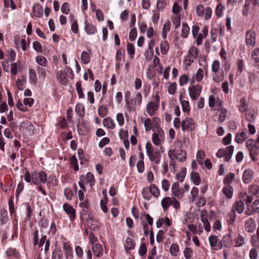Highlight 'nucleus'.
Wrapping results in <instances>:
<instances>
[{
  "label": "nucleus",
  "instance_id": "nucleus-26",
  "mask_svg": "<svg viewBox=\"0 0 259 259\" xmlns=\"http://www.w3.org/2000/svg\"><path fill=\"white\" fill-rule=\"evenodd\" d=\"M234 150V147L232 145L228 146L226 149H224L226 161H228L230 160L233 155Z\"/></svg>",
  "mask_w": 259,
  "mask_h": 259
},
{
  "label": "nucleus",
  "instance_id": "nucleus-38",
  "mask_svg": "<svg viewBox=\"0 0 259 259\" xmlns=\"http://www.w3.org/2000/svg\"><path fill=\"white\" fill-rule=\"evenodd\" d=\"M208 240L211 247L213 248V249H216L219 241L218 237L215 235H211L209 237Z\"/></svg>",
  "mask_w": 259,
  "mask_h": 259
},
{
  "label": "nucleus",
  "instance_id": "nucleus-4",
  "mask_svg": "<svg viewBox=\"0 0 259 259\" xmlns=\"http://www.w3.org/2000/svg\"><path fill=\"white\" fill-rule=\"evenodd\" d=\"M165 140L164 131L160 127L157 126L155 131L152 135V141L154 145L159 146L162 145Z\"/></svg>",
  "mask_w": 259,
  "mask_h": 259
},
{
  "label": "nucleus",
  "instance_id": "nucleus-9",
  "mask_svg": "<svg viewBox=\"0 0 259 259\" xmlns=\"http://www.w3.org/2000/svg\"><path fill=\"white\" fill-rule=\"evenodd\" d=\"M78 185L81 189L83 190H79L78 192V198L81 201L80 205L83 208L82 210L85 211V209L88 208L89 205L88 202L84 198V195L83 192V191L85 190L84 187L85 184L83 181H81V180H80V181L78 182Z\"/></svg>",
  "mask_w": 259,
  "mask_h": 259
},
{
  "label": "nucleus",
  "instance_id": "nucleus-47",
  "mask_svg": "<svg viewBox=\"0 0 259 259\" xmlns=\"http://www.w3.org/2000/svg\"><path fill=\"white\" fill-rule=\"evenodd\" d=\"M251 210L250 213H248L247 211H246V213L248 215L251 213H258L259 212V200H255L252 203L251 206Z\"/></svg>",
  "mask_w": 259,
  "mask_h": 259
},
{
  "label": "nucleus",
  "instance_id": "nucleus-33",
  "mask_svg": "<svg viewBox=\"0 0 259 259\" xmlns=\"http://www.w3.org/2000/svg\"><path fill=\"white\" fill-rule=\"evenodd\" d=\"M103 124L105 127L110 129H113L115 127L114 121L110 117H107L104 119Z\"/></svg>",
  "mask_w": 259,
  "mask_h": 259
},
{
  "label": "nucleus",
  "instance_id": "nucleus-1",
  "mask_svg": "<svg viewBox=\"0 0 259 259\" xmlns=\"http://www.w3.org/2000/svg\"><path fill=\"white\" fill-rule=\"evenodd\" d=\"M47 174L43 170H33L30 173L26 170L24 175V179L26 182H32L35 185H38L40 183L45 184L47 181Z\"/></svg>",
  "mask_w": 259,
  "mask_h": 259
},
{
  "label": "nucleus",
  "instance_id": "nucleus-64",
  "mask_svg": "<svg viewBox=\"0 0 259 259\" xmlns=\"http://www.w3.org/2000/svg\"><path fill=\"white\" fill-rule=\"evenodd\" d=\"M177 89V83L176 82H172L169 84L167 88V92L170 95H173L175 93Z\"/></svg>",
  "mask_w": 259,
  "mask_h": 259
},
{
  "label": "nucleus",
  "instance_id": "nucleus-28",
  "mask_svg": "<svg viewBox=\"0 0 259 259\" xmlns=\"http://www.w3.org/2000/svg\"><path fill=\"white\" fill-rule=\"evenodd\" d=\"M35 61L38 65V66L47 67L48 65L47 59L41 55L37 56L35 57Z\"/></svg>",
  "mask_w": 259,
  "mask_h": 259
},
{
  "label": "nucleus",
  "instance_id": "nucleus-51",
  "mask_svg": "<svg viewBox=\"0 0 259 259\" xmlns=\"http://www.w3.org/2000/svg\"><path fill=\"white\" fill-rule=\"evenodd\" d=\"M144 126L145 128L146 131H149L151 130H152L154 127V123L152 119L150 118H147L144 122Z\"/></svg>",
  "mask_w": 259,
  "mask_h": 259
},
{
  "label": "nucleus",
  "instance_id": "nucleus-53",
  "mask_svg": "<svg viewBox=\"0 0 259 259\" xmlns=\"http://www.w3.org/2000/svg\"><path fill=\"white\" fill-rule=\"evenodd\" d=\"M235 178V175L234 173H230L229 175H227L225 178L224 180V183L225 185H230V184L232 183L233 181Z\"/></svg>",
  "mask_w": 259,
  "mask_h": 259
},
{
  "label": "nucleus",
  "instance_id": "nucleus-56",
  "mask_svg": "<svg viewBox=\"0 0 259 259\" xmlns=\"http://www.w3.org/2000/svg\"><path fill=\"white\" fill-rule=\"evenodd\" d=\"M205 156V153L202 150H199L196 154L197 162L200 165L203 164V160Z\"/></svg>",
  "mask_w": 259,
  "mask_h": 259
},
{
  "label": "nucleus",
  "instance_id": "nucleus-6",
  "mask_svg": "<svg viewBox=\"0 0 259 259\" xmlns=\"http://www.w3.org/2000/svg\"><path fill=\"white\" fill-rule=\"evenodd\" d=\"M246 146L249 152L251 159L254 161H256V156L259 153V147L256 142L253 139H249L246 142Z\"/></svg>",
  "mask_w": 259,
  "mask_h": 259
},
{
  "label": "nucleus",
  "instance_id": "nucleus-22",
  "mask_svg": "<svg viewBox=\"0 0 259 259\" xmlns=\"http://www.w3.org/2000/svg\"><path fill=\"white\" fill-rule=\"evenodd\" d=\"M232 209L235 212L241 213L244 210V204L242 201H237L233 204Z\"/></svg>",
  "mask_w": 259,
  "mask_h": 259
},
{
  "label": "nucleus",
  "instance_id": "nucleus-7",
  "mask_svg": "<svg viewBox=\"0 0 259 259\" xmlns=\"http://www.w3.org/2000/svg\"><path fill=\"white\" fill-rule=\"evenodd\" d=\"M160 98L158 95H156L153 100L148 102L146 106V111L148 114L152 116L155 112L159 107Z\"/></svg>",
  "mask_w": 259,
  "mask_h": 259
},
{
  "label": "nucleus",
  "instance_id": "nucleus-59",
  "mask_svg": "<svg viewBox=\"0 0 259 259\" xmlns=\"http://www.w3.org/2000/svg\"><path fill=\"white\" fill-rule=\"evenodd\" d=\"M228 216L229 217V219L228 220L229 225H233V223L235 222L236 218V212L233 210H232L231 212L228 213Z\"/></svg>",
  "mask_w": 259,
  "mask_h": 259
},
{
  "label": "nucleus",
  "instance_id": "nucleus-12",
  "mask_svg": "<svg viewBox=\"0 0 259 259\" xmlns=\"http://www.w3.org/2000/svg\"><path fill=\"white\" fill-rule=\"evenodd\" d=\"M195 128V122L191 118L186 117L182 120V130L183 132L192 131Z\"/></svg>",
  "mask_w": 259,
  "mask_h": 259
},
{
  "label": "nucleus",
  "instance_id": "nucleus-5",
  "mask_svg": "<svg viewBox=\"0 0 259 259\" xmlns=\"http://www.w3.org/2000/svg\"><path fill=\"white\" fill-rule=\"evenodd\" d=\"M199 51L198 49L194 47H191L188 51V54L185 56L184 60V63L187 67L190 66L198 56Z\"/></svg>",
  "mask_w": 259,
  "mask_h": 259
},
{
  "label": "nucleus",
  "instance_id": "nucleus-29",
  "mask_svg": "<svg viewBox=\"0 0 259 259\" xmlns=\"http://www.w3.org/2000/svg\"><path fill=\"white\" fill-rule=\"evenodd\" d=\"M222 192L228 199H231L233 196V189L230 185L225 186Z\"/></svg>",
  "mask_w": 259,
  "mask_h": 259
},
{
  "label": "nucleus",
  "instance_id": "nucleus-3",
  "mask_svg": "<svg viewBox=\"0 0 259 259\" xmlns=\"http://www.w3.org/2000/svg\"><path fill=\"white\" fill-rule=\"evenodd\" d=\"M168 156L170 159H176L179 162H183L187 158V153L181 148H175L169 150Z\"/></svg>",
  "mask_w": 259,
  "mask_h": 259
},
{
  "label": "nucleus",
  "instance_id": "nucleus-62",
  "mask_svg": "<svg viewBox=\"0 0 259 259\" xmlns=\"http://www.w3.org/2000/svg\"><path fill=\"white\" fill-rule=\"evenodd\" d=\"M172 24L176 29L179 28L181 24V18L180 16L175 15L172 17Z\"/></svg>",
  "mask_w": 259,
  "mask_h": 259
},
{
  "label": "nucleus",
  "instance_id": "nucleus-40",
  "mask_svg": "<svg viewBox=\"0 0 259 259\" xmlns=\"http://www.w3.org/2000/svg\"><path fill=\"white\" fill-rule=\"evenodd\" d=\"M46 67L37 66L36 71L39 78L45 80L46 77Z\"/></svg>",
  "mask_w": 259,
  "mask_h": 259
},
{
  "label": "nucleus",
  "instance_id": "nucleus-36",
  "mask_svg": "<svg viewBox=\"0 0 259 259\" xmlns=\"http://www.w3.org/2000/svg\"><path fill=\"white\" fill-rule=\"evenodd\" d=\"M81 178L85 179L87 183H89L91 187L95 184V178L93 174L91 172H87L85 177L84 176H81Z\"/></svg>",
  "mask_w": 259,
  "mask_h": 259
},
{
  "label": "nucleus",
  "instance_id": "nucleus-48",
  "mask_svg": "<svg viewBox=\"0 0 259 259\" xmlns=\"http://www.w3.org/2000/svg\"><path fill=\"white\" fill-rule=\"evenodd\" d=\"M180 103L182 108L183 111L187 114H189L190 111V106L189 101L188 100H184V101H181Z\"/></svg>",
  "mask_w": 259,
  "mask_h": 259
},
{
  "label": "nucleus",
  "instance_id": "nucleus-14",
  "mask_svg": "<svg viewBox=\"0 0 259 259\" xmlns=\"http://www.w3.org/2000/svg\"><path fill=\"white\" fill-rule=\"evenodd\" d=\"M63 209L68 215L70 221H74L75 219V210L70 204L65 203L63 205Z\"/></svg>",
  "mask_w": 259,
  "mask_h": 259
},
{
  "label": "nucleus",
  "instance_id": "nucleus-55",
  "mask_svg": "<svg viewBox=\"0 0 259 259\" xmlns=\"http://www.w3.org/2000/svg\"><path fill=\"white\" fill-rule=\"evenodd\" d=\"M204 70L202 68H199L195 75V79L197 82L201 81L204 77Z\"/></svg>",
  "mask_w": 259,
  "mask_h": 259
},
{
  "label": "nucleus",
  "instance_id": "nucleus-37",
  "mask_svg": "<svg viewBox=\"0 0 259 259\" xmlns=\"http://www.w3.org/2000/svg\"><path fill=\"white\" fill-rule=\"evenodd\" d=\"M160 48L161 53L163 55H165L167 53L169 49V44L167 41L163 40L160 42Z\"/></svg>",
  "mask_w": 259,
  "mask_h": 259
},
{
  "label": "nucleus",
  "instance_id": "nucleus-50",
  "mask_svg": "<svg viewBox=\"0 0 259 259\" xmlns=\"http://www.w3.org/2000/svg\"><path fill=\"white\" fill-rule=\"evenodd\" d=\"M170 29V24L169 22L165 23L162 29V37L165 39L167 37V32L169 31Z\"/></svg>",
  "mask_w": 259,
  "mask_h": 259
},
{
  "label": "nucleus",
  "instance_id": "nucleus-42",
  "mask_svg": "<svg viewBox=\"0 0 259 259\" xmlns=\"http://www.w3.org/2000/svg\"><path fill=\"white\" fill-rule=\"evenodd\" d=\"M142 195L144 198L146 200H149L152 198V195L150 192L149 187H144L142 190Z\"/></svg>",
  "mask_w": 259,
  "mask_h": 259
},
{
  "label": "nucleus",
  "instance_id": "nucleus-32",
  "mask_svg": "<svg viewBox=\"0 0 259 259\" xmlns=\"http://www.w3.org/2000/svg\"><path fill=\"white\" fill-rule=\"evenodd\" d=\"M29 79L31 84L34 85L36 84L37 81V75L36 71L33 69L29 70Z\"/></svg>",
  "mask_w": 259,
  "mask_h": 259
},
{
  "label": "nucleus",
  "instance_id": "nucleus-49",
  "mask_svg": "<svg viewBox=\"0 0 259 259\" xmlns=\"http://www.w3.org/2000/svg\"><path fill=\"white\" fill-rule=\"evenodd\" d=\"M81 62L84 64H88L90 61V55L86 51H83L81 54Z\"/></svg>",
  "mask_w": 259,
  "mask_h": 259
},
{
  "label": "nucleus",
  "instance_id": "nucleus-2",
  "mask_svg": "<svg viewBox=\"0 0 259 259\" xmlns=\"http://www.w3.org/2000/svg\"><path fill=\"white\" fill-rule=\"evenodd\" d=\"M145 148L150 161L155 164H159L160 162L161 156L159 151L157 149L154 150L152 144L149 142L146 143Z\"/></svg>",
  "mask_w": 259,
  "mask_h": 259
},
{
  "label": "nucleus",
  "instance_id": "nucleus-13",
  "mask_svg": "<svg viewBox=\"0 0 259 259\" xmlns=\"http://www.w3.org/2000/svg\"><path fill=\"white\" fill-rule=\"evenodd\" d=\"M223 102L219 98H216L214 96L211 95L208 99V105L210 107H214L215 109L219 110L222 107Z\"/></svg>",
  "mask_w": 259,
  "mask_h": 259
},
{
  "label": "nucleus",
  "instance_id": "nucleus-20",
  "mask_svg": "<svg viewBox=\"0 0 259 259\" xmlns=\"http://www.w3.org/2000/svg\"><path fill=\"white\" fill-rule=\"evenodd\" d=\"M92 249L93 254L97 257H100L103 254V248L102 245L100 243L94 244Z\"/></svg>",
  "mask_w": 259,
  "mask_h": 259
},
{
  "label": "nucleus",
  "instance_id": "nucleus-39",
  "mask_svg": "<svg viewBox=\"0 0 259 259\" xmlns=\"http://www.w3.org/2000/svg\"><path fill=\"white\" fill-rule=\"evenodd\" d=\"M8 212L6 208H2L0 210V221L6 224L8 221Z\"/></svg>",
  "mask_w": 259,
  "mask_h": 259
},
{
  "label": "nucleus",
  "instance_id": "nucleus-52",
  "mask_svg": "<svg viewBox=\"0 0 259 259\" xmlns=\"http://www.w3.org/2000/svg\"><path fill=\"white\" fill-rule=\"evenodd\" d=\"M61 250L59 248H55L52 252V259H62Z\"/></svg>",
  "mask_w": 259,
  "mask_h": 259
},
{
  "label": "nucleus",
  "instance_id": "nucleus-57",
  "mask_svg": "<svg viewBox=\"0 0 259 259\" xmlns=\"http://www.w3.org/2000/svg\"><path fill=\"white\" fill-rule=\"evenodd\" d=\"M70 162L71 166L76 171L79 170V166L77 164V160L75 156H72L70 159Z\"/></svg>",
  "mask_w": 259,
  "mask_h": 259
},
{
  "label": "nucleus",
  "instance_id": "nucleus-61",
  "mask_svg": "<svg viewBox=\"0 0 259 259\" xmlns=\"http://www.w3.org/2000/svg\"><path fill=\"white\" fill-rule=\"evenodd\" d=\"M205 8L202 5H198L196 8V14L199 17H203L204 15Z\"/></svg>",
  "mask_w": 259,
  "mask_h": 259
},
{
  "label": "nucleus",
  "instance_id": "nucleus-31",
  "mask_svg": "<svg viewBox=\"0 0 259 259\" xmlns=\"http://www.w3.org/2000/svg\"><path fill=\"white\" fill-rule=\"evenodd\" d=\"M135 242L133 239L131 238H126L124 243V246L127 252H128V250L134 249L135 247Z\"/></svg>",
  "mask_w": 259,
  "mask_h": 259
},
{
  "label": "nucleus",
  "instance_id": "nucleus-21",
  "mask_svg": "<svg viewBox=\"0 0 259 259\" xmlns=\"http://www.w3.org/2000/svg\"><path fill=\"white\" fill-rule=\"evenodd\" d=\"M248 137V133L246 131L238 133L235 137V141L238 144H241L243 143Z\"/></svg>",
  "mask_w": 259,
  "mask_h": 259
},
{
  "label": "nucleus",
  "instance_id": "nucleus-24",
  "mask_svg": "<svg viewBox=\"0 0 259 259\" xmlns=\"http://www.w3.org/2000/svg\"><path fill=\"white\" fill-rule=\"evenodd\" d=\"M188 228L191 232L195 234H201L203 231V227L201 224L198 226L189 225Z\"/></svg>",
  "mask_w": 259,
  "mask_h": 259
},
{
  "label": "nucleus",
  "instance_id": "nucleus-58",
  "mask_svg": "<svg viewBox=\"0 0 259 259\" xmlns=\"http://www.w3.org/2000/svg\"><path fill=\"white\" fill-rule=\"evenodd\" d=\"M191 178L195 185H198L199 184L200 182V178L197 172H192L191 175Z\"/></svg>",
  "mask_w": 259,
  "mask_h": 259
},
{
  "label": "nucleus",
  "instance_id": "nucleus-11",
  "mask_svg": "<svg viewBox=\"0 0 259 259\" xmlns=\"http://www.w3.org/2000/svg\"><path fill=\"white\" fill-rule=\"evenodd\" d=\"M201 91L202 87L198 84L192 85L188 88L189 95L192 100H196L198 98Z\"/></svg>",
  "mask_w": 259,
  "mask_h": 259
},
{
  "label": "nucleus",
  "instance_id": "nucleus-19",
  "mask_svg": "<svg viewBox=\"0 0 259 259\" xmlns=\"http://www.w3.org/2000/svg\"><path fill=\"white\" fill-rule=\"evenodd\" d=\"M253 177V172L249 169H246L243 174V181L245 184H248L251 182Z\"/></svg>",
  "mask_w": 259,
  "mask_h": 259
},
{
  "label": "nucleus",
  "instance_id": "nucleus-44",
  "mask_svg": "<svg viewBox=\"0 0 259 259\" xmlns=\"http://www.w3.org/2000/svg\"><path fill=\"white\" fill-rule=\"evenodd\" d=\"M220 114L219 115V119L218 121L220 122H223L225 121L226 119V117L227 114V110L224 108L223 107L219 108Z\"/></svg>",
  "mask_w": 259,
  "mask_h": 259
},
{
  "label": "nucleus",
  "instance_id": "nucleus-8",
  "mask_svg": "<svg viewBox=\"0 0 259 259\" xmlns=\"http://www.w3.org/2000/svg\"><path fill=\"white\" fill-rule=\"evenodd\" d=\"M142 95L140 92H138L135 94L134 98L132 99L131 101L128 103L127 109L130 111H135L138 107H140L142 103Z\"/></svg>",
  "mask_w": 259,
  "mask_h": 259
},
{
  "label": "nucleus",
  "instance_id": "nucleus-30",
  "mask_svg": "<svg viewBox=\"0 0 259 259\" xmlns=\"http://www.w3.org/2000/svg\"><path fill=\"white\" fill-rule=\"evenodd\" d=\"M172 198L169 197H164L161 202V206L164 211H166L168 209V207L171 204Z\"/></svg>",
  "mask_w": 259,
  "mask_h": 259
},
{
  "label": "nucleus",
  "instance_id": "nucleus-46",
  "mask_svg": "<svg viewBox=\"0 0 259 259\" xmlns=\"http://www.w3.org/2000/svg\"><path fill=\"white\" fill-rule=\"evenodd\" d=\"M190 33V28L187 23H183L181 35L183 38H187Z\"/></svg>",
  "mask_w": 259,
  "mask_h": 259
},
{
  "label": "nucleus",
  "instance_id": "nucleus-15",
  "mask_svg": "<svg viewBox=\"0 0 259 259\" xmlns=\"http://www.w3.org/2000/svg\"><path fill=\"white\" fill-rule=\"evenodd\" d=\"M256 227L255 221L254 219L250 218L246 220L244 224L245 230L248 233H253Z\"/></svg>",
  "mask_w": 259,
  "mask_h": 259
},
{
  "label": "nucleus",
  "instance_id": "nucleus-10",
  "mask_svg": "<svg viewBox=\"0 0 259 259\" xmlns=\"http://www.w3.org/2000/svg\"><path fill=\"white\" fill-rule=\"evenodd\" d=\"M256 34L255 32L250 29L245 34V42L248 48H252L255 44Z\"/></svg>",
  "mask_w": 259,
  "mask_h": 259
},
{
  "label": "nucleus",
  "instance_id": "nucleus-45",
  "mask_svg": "<svg viewBox=\"0 0 259 259\" xmlns=\"http://www.w3.org/2000/svg\"><path fill=\"white\" fill-rule=\"evenodd\" d=\"M149 188L151 195L154 197L157 198L160 194V191L158 188L154 184H151Z\"/></svg>",
  "mask_w": 259,
  "mask_h": 259
},
{
  "label": "nucleus",
  "instance_id": "nucleus-25",
  "mask_svg": "<svg viewBox=\"0 0 259 259\" xmlns=\"http://www.w3.org/2000/svg\"><path fill=\"white\" fill-rule=\"evenodd\" d=\"M33 12L37 18H40L43 15V9L38 3L35 4L33 7Z\"/></svg>",
  "mask_w": 259,
  "mask_h": 259
},
{
  "label": "nucleus",
  "instance_id": "nucleus-34",
  "mask_svg": "<svg viewBox=\"0 0 259 259\" xmlns=\"http://www.w3.org/2000/svg\"><path fill=\"white\" fill-rule=\"evenodd\" d=\"M245 237L241 234H239L238 237L235 239V246L236 247H241L245 244Z\"/></svg>",
  "mask_w": 259,
  "mask_h": 259
},
{
  "label": "nucleus",
  "instance_id": "nucleus-43",
  "mask_svg": "<svg viewBox=\"0 0 259 259\" xmlns=\"http://www.w3.org/2000/svg\"><path fill=\"white\" fill-rule=\"evenodd\" d=\"M249 192L250 194L256 197H259V186L256 185H252L249 188Z\"/></svg>",
  "mask_w": 259,
  "mask_h": 259
},
{
  "label": "nucleus",
  "instance_id": "nucleus-18",
  "mask_svg": "<svg viewBox=\"0 0 259 259\" xmlns=\"http://www.w3.org/2000/svg\"><path fill=\"white\" fill-rule=\"evenodd\" d=\"M212 79L213 81L217 83L222 82L225 77V74L223 70L219 71L218 72H212L211 73Z\"/></svg>",
  "mask_w": 259,
  "mask_h": 259
},
{
  "label": "nucleus",
  "instance_id": "nucleus-23",
  "mask_svg": "<svg viewBox=\"0 0 259 259\" xmlns=\"http://www.w3.org/2000/svg\"><path fill=\"white\" fill-rule=\"evenodd\" d=\"M84 30L88 35H93L97 32V28L95 26L87 22H84Z\"/></svg>",
  "mask_w": 259,
  "mask_h": 259
},
{
  "label": "nucleus",
  "instance_id": "nucleus-17",
  "mask_svg": "<svg viewBox=\"0 0 259 259\" xmlns=\"http://www.w3.org/2000/svg\"><path fill=\"white\" fill-rule=\"evenodd\" d=\"M87 223L88 226L91 228V229L94 231L98 230L101 226V223H99V221L97 220H94L91 217H89L87 219Z\"/></svg>",
  "mask_w": 259,
  "mask_h": 259
},
{
  "label": "nucleus",
  "instance_id": "nucleus-60",
  "mask_svg": "<svg viewBox=\"0 0 259 259\" xmlns=\"http://www.w3.org/2000/svg\"><path fill=\"white\" fill-rule=\"evenodd\" d=\"M179 250V246L177 244L173 243L171 244L170 247V253L172 256H177Z\"/></svg>",
  "mask_w": 259,
  "mask_h": 259
},
{
  "label": "nucleus",
  "instance_id": "nucleus-27",
  "mask_svg": "<svg viewBox=\"0 0 259 259\" xmlns=\"http://www.w3.org/2000/svg\"><path fill=\"white\" fill-rule=\"evenodd\" d=\"M63 249L66 257L68 258L73 256V251L68 242H64L63 243Z\"/></svg>",
  "mask_w": 259,
  "mask_h": 259
},
{
  "label": "nucleus",
  "instance_id": "nucleus-35",
  "mask_svg": "<svg viewBox=\"0 0 259 259\" xmlns=\"http://www.w3.org/2000/svg\"><path fill=\"white\" fill-rule=\"evenodd\" d=\"M76 113L80 117H83L85 115L84 106L81 103H77L75 108Z\"/></svg>",
  "mask_w": 259,
  "mask_h": 259
},
{
  "label": "nucleus",
  "instance_id": "nucleus-63",
  "mask_svg": "<svg viewBox=\"0 0 259 259\" xmlns=\"http://www.w3.org/2000/svg\"><path fill=\"white\" fill-rule=\"evenodd\" d=\"M127 53L131 56V57L133 59L135 54V48L133 44L128 43L127 45Z\"/></svg>",
  "mask_w": 259,
  "mask_h": 259
},
{
  "label": "nucleus",
  "instance_id": "nucleus-54",
  "mask_svg": "<svg viewBox=\"0 0 259 259\" xmlns=\"http://www.w3.org/2000/svg\"><path fill=\"white\" fill-rule=\"evenodd\" d=\"M185 259H190L193 254V250L190 247H186L183 252Z\"/></svg>",
  "mask_w": 259,
  "mask_h": 259
},
{
  "label": "nucleus",
  "instance_id": "nucleus-16",
  "mask_svg": "<svg viewBox=\"0 0 259 259\" xmlns=\"http://www.w3.org/2000/svg\"><path fill=\"white\" fill-rule=\"evenodd\" d=\"M172 194L178 198L183 197L184 191L180 188V185L178 182H175L171 187Z\"/></svg>",
  "mask_w": 259,
  "mask_h": 259
},
{
  "label": "nucleus",
  "instance_id": "nucleus-41",
  "mask_svg": "<svg viewBox=\"0 0 259 259\" xmlns=\"http://www.w3.org/2000/svg\"><path fill=\"white\" fill-rule=\"evenodd\" d=\"M211 70L212 72L223 70L221 68L220 62L218 60H215L212 62L211 66Z\"/></svg>",
  "mask_w": 259,
  "mask_h": 259
}]
</instances>
